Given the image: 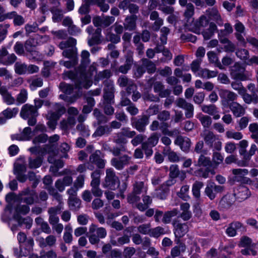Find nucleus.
Wrapping results in <instances>:
<instances>
[{
  "label": "nucleus",
  "instance_id": "nucleus-1",
  "mask_svg": "<svg viewBox=\"0 0 258 258\" xmlns=\"http://www.w3.org/2000/svg\"><path fill=\"white\" fill-rule=\"evenodd\" d=\"M90 53L87 50H83L81 54V64L74 71H64L62 74L63 79H70L75 83L79 88H89L92 82L86 74V68L90 64Z\"/></svg>",
  "mask_w": 258,
  "mask_h": 258
},
{
  "label": "nucleus",
  "instance_id": "nucleus-2",
  "mask_svg": "<svg viewBox=\"0 0 258 258\" xmlns=\"http://www.w3.org/2000/svg\"><path fill=\"white\" fill-rule=\"evenodd\" d=\"M77 41L73 38H69L67 41H61L58 46L61 49H64L62 55L69 59H78L77 48Z\"/></svg>",
  "mask_w": 258,
  "mask_h": 258
},
{
  "label": "nucleus",
  "instance_id": "nucleus-3",
  "mask_svg": "<svg viewBox=\"0 0 258 258\" xmlns=\"http://www.w3.org/2000/svg\"><path fill=\"white\" fill-rule=\"evenodd\" d=\"M230 74L232 79L239 81H246L251 80L252 74L245 70L241 64L236 63L231 68Z\"/></svg>",
  "mask_w": 258,
  "mask_h": 258
},
{
  "label": "nucleus",
  "instance_id": "nucleus-4",
  "mask_svg": "<svg viewBox=\"0 0 258 258\" xmlns=\"http://www.w3.org/2000/svg\"><path fill=\"white\" fill-rule=\"evenodd\" d=\"M20 114L22 118L28 119V124L29 125L34 126L37 122L36 118L39 113L33 105L25 104L22 106Z\"/></svg>",
  "mask_w": 258,
  "mask_h": 258
},
{
  "label": "nucleus",
  "instance_id": "nucleus-5",
  "mask_svg": "<svg viewBox=\"0 0 258 258\" xmlns=\"http://www.w3.org/2000/svg\"><path fill=\"white\" fill-rule=\"evenodd\" d=\"M194 14L195 7L191 3H188V5L185 7V9L183 13L184 20L186 21V25L191 26V24L194 23V25L196 27L199 28L201 26H204V25L203 24L204 21H205V24H207V21L204 16L201 17L199 21H196L195 22L194 19L193 18Z\"/></svg>",
  "mask_w": 258,
  "mask_h": 258
},
{
  "label": "nucleus",
  "instance_id": "nucleus-6",
  "mask_svg": "<svg viewBox=\"0 0 258 258\" xmlns=\"http://www.w3.org/2000/svg\"><path fill=\"white\" fill-rule=\"evenodd\" d=\"M18 199L28 205H32L38 202V197L35 189L27 187L20 191L18 196Z\"/></svg>",
  "mask_w": 258,
  "mask_h": 258
},
{
  "label": "nucleus",
  "instance_id": "nucleus-7",
  "mask_svg": "<svg viewBox=\"0 0 258 258\" xmlns=\"http://www.w3.org/2000/svg\"><path fill=\"white\" fill-rule=\"evenodd\" d=\"M112 141L113 143L119 145L118 146L113 147L110 150V152L114 156H118L121 154V152L126 151L127 148L125 145L127 141L126 138L124 137L120 132L114 134Z\"/></svg>",
  "mask_w": 258,
  "mask_h": 258
},
{
  "label": "nucleus",
  "instance_id": "nucleus-8",
  "mask_svg": "<svg viewBox=\"0 0 258 258\" xmlns=\"http://www.w3.org/2000/svg\"><path fill=\"white\" fill-rule=\"evenodd\" d=\"M89 233V240L92 244H98L100 239L105 238L107 235V232L104 228L97 227L94 224L90 226Z\"/></svg>",
  "mask_w": 258,
  "mask_h": 258
},
{
  "label": "nucleus",
  "instance_id": "nucleus-9",
  "mask_svg": "<svg viewBox=\"0 0 258 258\" xmlns=\"http://www.w3.org/2000/svg\"><path fill=\"white\" fill-rule=\"evenodd\" d=\"M203 138L205 144L210 148H213L217 151H220L222 149V142L219 140L216 141V136L213 132L205 131L201 135Z\"/></svg>",
  "mask_w": 258,
  "mask_h": 258
},
{
  "label": "nucleus",
  "instance_id": "nucleus-10",
  "mask_svg": "<svg viewBox=\"0 0 258 258\" xmlns=\"http://www.w3.org/2000/svg\"><path fill=\"white\" fill-rule=\"evenodd\" d=\"M86 31L90 35L87 39V43L89 46L98 45L102 43L103 38L101 28H97L94 29L92 26H89Z\"/></svg>",
  "mask_w": 258,
  "mask_h": 258
},
{
  "label": "nucleus",
  "instance_id": "nucleus-11",
  "mask_svg": "<svg viewBox=\"0 0 258 258\" xmlns=\"http://www.w3.org/2000/svg\"><path fill=\"white\" fill-rule=\"evenodd\" d=\"M132 126L140 133H144L146 131V126L149 123V116L146 114H142L137 117L131 118Z\"/></svg>",
  "mask_w": 258,
  "mask_h": 258
},
{
  "label": "nucleus",
  "instance_id": "nucleus-12",
  "mask_svg": "<svg viewBox=\"0 0 258 258\" xmlns=\"http://www.w3.org/2000/svg\"><path fill=\"white\" fill-rule=\"evenodd\" d=\"M174 227L173 231L175 235V242L176 243H179L180 238L184 236L188 231V227L186 223H179L177 220H174L172 222Z\"/></svg>",
  "mask_w": 258,
  "mask_h": 258
},
{
  "label": "nucleus",
  "instance_id": "nucleus-13",
  "mask_svg": "<svg viewBox=\"0 0 258 258\" xmlns=\"http://www.w3.org/2000/svg\"><path fill=\"white\" fill-rule=\"evenodd\" d=\"M176 106L185 110V116L186 118H191L194 116V106L182 98H178L175 101Z\"/></svg>",
  "mask_w": 258,
  "mask_h": 258
},
{
  "label": "nucleus",
  "instance_id": "nucleus-14",
  "mask_svg": "<svg viewBox=\"0 0 258 258\" xmlns=\"http://www.w3.org/2000/svg\"><path fill=\"white\" fill-rule=\"evenodd\" d=\"M224 190V186L216 185L213 182L207 185L204 194L210 200L213 201L216 198L218 193H222Z\"/></svg>",
  "mask_w": 258,
  "mask_h": 258
},
{
  "label": "nucleus",
  "instance_id": "nucleus-15",
  "mask_svg": "<svg viewBox=\"0 0 258 258\" xmlns=\"http://www.w3.org/2000/svg\"><path fill=\"white\" fill-rule=\"evenodd\" d=\"M115 157L111 159L110 163L112 166L119 170L123 169L125 166L129 164L132 158L126 154Z\"/></svg>",
  "mask_w": 258,
  "mask_h": 258
},
{
  "label": "nucleus",
  "instance_id": "nucleus-16",
  "mask_svg": "<svg viewBox=\"0 0 258 258\" xmlns=\"http://www.w3.org/2000/svg\"><path fill=\"white\" fill-rule=\"evenodd\" d=\"M104 154L100 150H96L89 157V162L95 165L98 169H104L106 160L104 159Z\"/></svg>",
  "mask_w": 258,
  "mask_h": 258
},
{
  "label": "nucleus",
  "instance_id": "nucleus-17",
  "mask_svg": "<svg viewBox=\"0 0 258 258\" xmlns=\"http://www.w3.org/2000/svg\"><path fill=\"white\" fill-rule=\"evenodd\" d=\"M26 169V166L24 163L17 162L14 164L13 173L19 182L24 183L27 180V175L25 174Z\"/></svg>",
  "mask_w": 258,
  "mask_h": 258
},
{
  "label": "nucleus",
  "instance_id": "nucleus-18",
  "mask_svg": "<svg viewBox=\"0 0 258 258\" xmlns=\"http://www.w3.org/2000/svg\"><path fill=\"white\" fill-rule=\"evenodd\" d=\"M106 173L104 186L109 189H115L116 183L119 182L115 172L112 168H109L106 170Z\"/></svg>",
  "mask_w": 258,
  "mask_h": 258
},
{
  "label": "nucleus",
  "instance_id": "nucleus-19",
  "mask_svg": "<svg viewBox=\"0 0 258 258\" xmlns=\"http://www.w3.org/2000/svg\"><path fill=\"white\" fill-rule=\"evenodd\" d=\"M102 253L105 258H122V254L120 250L117 248L112 249L110 243H106L102 247Z\"/></svg>",
  "mask_w": 258,
  "mask_h": 258
},
{
  "label": "nucleus",
  "instance_id": "nucleus-20",
  "mask_svg": "<svg viewBox=\"0 0 258 258\" xmlns=\"http://www.w3.org/2000/svg\"><path fill=\"white\" fill-rule=\"evenodd\" d=\"M17 57L14 53L9 54L6 47L0 48V63L9 66L14 63Z\"/></svg>",
  "mask_w": 258,
  "mask_h": 258
},
{
  "label": "nucleus",
  "instance_id": "nucleus-21",
  "mask_svg": "<svg viewBox=\"0 0 258 258\" xmlns=\"http://www.w3.org/2000/svg\"><path fill=\"white\" fill-rule=\"evenodd\" d=\"M53 111L48 112L47 117L50 120L56 122L66 111L65 108L59 103H55L52 106Z\"/></svg>",
  "mask_w": 258,
  "mask_h": 258
},
{
  "label": "nucleus",
  "instance_id": "nucleus-22",
  "mask_svg": "<svg viewBox=\"0 0 258 258\" xmlns=\"http://www.w3.org/2000/svg\"><path fill=\"white\" fill-rule=\"evenodd\" d=\"M219 95L222 99V104H230V102H234L237 98V95L233 92L227 89H221L219 90Z\"/></svg>",
  "mask_w": 258,
  "mask_h": 258
},
{
  "label": "nucleus",
  "instance_id": "nucleus-23",
  "mask_svg": "<svg viewBox=\"0 0 258 258\" xmlns=\"http://www.w3.org/2000/svg\"><path fill=\"white\" fill-rule=\"evenodd\" d=\"M244 230L245 227L242 223L238 221H234L229 224L225 230V233L229 237H234L237 235V231H244Z\"/></svg>",
  "mask_w": 258,
  "mask_h": 258
},
{
  "label": "nucleus",
  "instance_id": "nucleus-24",
  "mask_svg": "<svg viewBox=\"0 0 258 258\" xmlns=\"http://www.w3.org/2000/svg\"><path fill=\"white\" fill-rule=\"evenodd\" d=\"M174 144L180 147L181 150L188 153L190 150L191 142L188 138L181 136H177L174 140Z\"/></svg>",
  "mask_w": 258,
  "mask_h": 258
},
{
  "label": "nucleus",
  "instance_id": "nucleus-25",
  "mask_svg": "<svg viewBox=\"0 0 258 258\" xmlns=\"http://www.w3.org/2000/svg\"><path fill=\"white\" fill-rule=\"evenodd\" d=\"M236 197L233 194H227L220 200L219 206L223 210L229 209L235 203Z\"/></svg>",
  "mask_w": 258,
  "mask_h": 258
},
{
  "label": "nucleus",
  "instance_id": "nucleus-26",
  "mask_svg": "<svg viewBox=\"0 0 258 258\" xmlns=\"http://www.w3.org/2000/svg\"><path fill=\"white\" fill-rule=\"evenodd\" d=\"M53 145H46L41 149V154L40 155L39 147L35 146L30 148L28 150L31 152V156H42L45 154H51L53 152Z\"/></svg>",
  "mask_w": 258,
  "mask_h": 258
},
{
  "label": "nucleus",
  "instance_id": "nucleus-27",
  "mask_svg": "<svg viewBox=\"0 0 258 258\" xmlns=\"http://www.w3.org/2000/svg\"><path fill=\"white\" fill-rule=\"evenodd\" d=\"M173 184L172 180L167 181L166 183L161 184L158 188L156 189V197L160 200H165L166 199L169 192V189L168 186Z\"/></svg>",
  "mask_w": 258,
  "mask_h": 258
},
{
  "label": "nucleus",
  "instance_id": "nucleus-28",
  "mask_svg": "<svg viewBox=\"0 0 258 258\" xmlns=\"http://www.w3.org/2000/svg\"><path fill=\"white\" fill-rule=\"evenodd\" d=\"M154 92L158 94V97L166 98L169 96L171 94V90L169 89H165V86L161 81H157L153 87Z\"/></svg>",
  "mask_w": 258,
  "mask_h": 258
},
{
  "label": "nucleus",
  "instance_id": "nucleus-29",
  "mask_svg": "<svg viewBox=\"0 0 258 258\" xmlns=\"http://www.w3.org/2000/svg\"><path fill=\"white\" fill-rule=\"evenodd\" d=\"M201 110L203 112L213 116V119L217 120L220 118V116L219 114L218 108L214 104L202 105H201Z\"/></svg>",
  "mask_w": 258,
  "mask_h": 258
},
{
  "label": "nucleus",
  "instance_id": "nucleus-30",
  "mask_svg": "<svg viewBox=\"0 0 258 258\" xmlns=\"http://www.w3.org/2000/svg\"><path fill=\"white\" fill-rule=\"evenodd\" d=\"M57 5L55 7H52L50 8V11L52 14V21L54 22H60L63 17L64 11L58 8L60 4L59 2H57Z\"/></svg>",
  "mask_w": 258,
  "mask_h": 258
},
{
  "label": "nucleus",
  "instance_id": "nucleus-31",
  "mask_svg": "<svg viewBox=\"0 0 258 258\" xmlns=\"http://www.w3.org/2000/svg\"><path fill=\"white\" fill-rule=\"evenodd\" d=\"M138 17L135 15H132L127 16L123 23L124 28L125 30L128 31H134L136 29V21Z\"/></svg>",
  "mask_w": 258,
  "mask_h": 258
},
{
  "label": "nucleus",
  "instance_id": "nucleus-32",
  "mask_svg": "<svg viewBox=\"0 0 258 258\" xmlns=\"http://www.w3.org/2000/svg\"><path fill=\"white\" fill-rule=\"evenodd\" d=\"M234 28L236 30L235 33L236 39L241 43H244L245 39L243 37V35H245V27L240 22H237Z\"/></svg>",
  "mask_w": 258,
  "mask_h": 258
},
{
  "label": "nucleus",
  "instance_id": "nucleus-33",
  "mask_svg": "<svg viewBox=\"0 0 258 258\" xmlns=\"http://www.w3.org/2000/svg\"><path fill=\"white\" fill-rule=\"evenodd\" d=\"M229 108L236 117H240L245 113V109L236 102H231Z\"/></svg>",
  "mask_w": 258,
  "mask_h": 258
},
{
  "label": "nucleus",
  "instance_id": "nucleus-34",
  "mask_svg": "<svg viewBox=\"0 0 258 258\" xmlns=\"http://www.w3.org/2000/svg\"><path fill=\"white\" fill-rule=\"evenodd\" d=\"M0 94L2 96L4 101L7 105H12L15 103V99L8 92L6 86L0 88Z\"/></svg>",
  "mask_w": 258,
  "mask_h": 258
},
{
  "label": "nucleus",
  "instance_id": "nucleus-35",
  "mask_svg": "<svg viewBox=\"0 0 258 258\" xmlns=\"http://www.w3.org/2000/svg\"><path fill=\"white\" fill-rule=\"evenodd\" d=\"M234 195L236 199L242 201L248 199L251 196V192L247 187L242 186L238 188V192Z\"/></svg>",
  "mask_w": 258,
  "mask_h": 258
},
{
  "label": "nucleus",
  "instance_id": "nucleus-36",
  "mask_svg": "<svg viewBox=\"0 0 258 258\" xmlns=\"http://www.w3.org/2000/svg\"><path fill=\"white\" fill-rule=\"evenodd\" d=\"M42 156H31L28 158V167L30 169H36L39 168L43 162Z\"/></svg>",
  "mask_w": 258,
  "mask_h": 258
},
{
  "label": "nucleus",
  "instance_id": "nucleus-37",
  "mask_svg": "<svg viewBox=\"0 0 258 258\" xmlns=\"http://www.w3.org/2000/svg\"><path fill=\"white\" fill-rule=\"evenodd\" d=\"M111 133V127L108 125H98L93 135V137H101L103 135H108Z\"/></svg>",
  "mask_w": 258,
  "mask_h": 258
},
{
  "label": "nucleus",
  "instance_id": "nucleus-38",
  "mask_svg": "<svg viewBox=\"0 0 258 258\" xmlns=\"http://www.w3.org/2000/svg\"><path fill=\"white\" fill-rule=\"evenodd\" d=\"M75 87L76 89H77V91L75 92V93L71 96H67L64 94H61L59 95V97L64 100L65 101L70 103H73L77 101V99H78L81 96H82V91H81V90L82 88H79L76 87L75 86Z\"/></svg>",
  "mask_w": 258,
  "mask_h": 258
},
{
  "label": "nucleus",
  "instance_id": "nucleus-39",
  "mask_svg": "<svg viewBox=\"0 0 258 258\" xmlns=\"http://www.w3.org/2000/svg\"><path fill=\"white\" fill-rule=\"evenodd\" d=\"M142 200L143 203H138L136 205V207L140 211L143 212L148 209L152 203V199L149 196L145 195L142 196Z\"/></svg>",
  "mask_w": 258,
  "mask_h": 258
},
{
  "label": "nucleus",
  "instance_id": "nucleus-40",
  "mask_svg": "<svg viewBox=\"0 0 258 258\" xmlns=\"http://www.w3.org/2000/svg\"><path fill=\"white\" fill-rule=\"evenodd\" d=\"M244 102L246 104L253 103L256 104L258 103V96L256 94H249L246 92L245 89L243 92L240 94Z\"/></svg>",
  "mask_w": 258,
  "mask_h": 258
},
{
  "label": "nucleus",
  "instance_id": "nucleus-41",
  "mask_svg": "<svg viewBox=\"0 0 258 258\" xmlns=\"http://www.w3.org/2000/svg\"><path fill=\"white\" fill-rule=\"evenodd\" d=\"M133 63V58L131 56H127L125 58V63L118 67L117 71L118 72L123 74H126L131 69Z\"/></svg>",
  "mask_w": 258,
  "mask_h": 258
},
{
  "label": "nucleus",
  "instance_id": "nucleus-42",
  "mask_svg": "<svg viewBox=\"0 0 258 258\" xmlns=\"http://www.w3.org/2000/svg\"><path fill=\"white\" fill-rule=\"evenodd\" d=\"M204 186V183L200 181H196L192 186V194L196 200H199L201 197V189Z\"/></svg>",
  "mask_w": 258,
  "mask_h": 258
},
{
  "label": "nucleus",
  "instance_id": "nucleus-43",
  "mask_svg": "<svg viewBox=\"0 0 258 258\" xmlns=\"http://www.w3.org/2000/svg\"><path fill=\"white\" fill-rule=\"evenodd\" d=\"M178 245L174 246L171 250L170 254L172 258L179 256L181 252H184L186 249V246L184 243L180 241L179 243H177Z\"/></svg>",
  "mask_w": 258,
  "mask_h": 258
},
{
  "label": "nucleus",
  "instance_id": "nucleus-44",
  "mask_svg": "<svg viewBox=\"0 0 258 258\" xmlns=\"http://www.w3.org/2000/svg\"><path fill=\"white\" fill-rule=\"evenodd\" d=\"M206 154H201L198 159L195 166L197 167H209L212 165V161L210 158L205 156Z\"/></svg>",
  "mask_w": 258,
  "mask_h": 258
},
{
  "label": "nucleus",
  "instance_id": "nucleus-45",
  "mask_svg": "<svg viewBox=\"0 0 258 258\" xmlns=\"http://www.w3.org/2000/svg\"><path fill=\"white\" fill-rule=\"evenodd\" d=\"M25 56L30 60H38L42 58V55L37 48L26 51Z\"/></svg>",
  "mask_w": 258,
  "mask_h": 258
},
{
  "label": "nucleus",
  "instance_id": "nucleus-46",
  "mask_svg": "<svg viewBox=\"0 0 258 258\" xmlns=\"http://www.w3.org/2000/svg\"><path fill=\"white\" fill-rule=\"evenodd\" d=\"M178 213V210L176 208L166 211L164 213L161 221L164 224H169L171 222L172 218L177 216Z\"/></svg>",
  "mask_w": 258,
  "mask_h": 258
},
{
  "label": "nucleus",
  "instance_id": "nucleus-47",
  "mask_svg": "<svg viewBox=\"0 0 258 258\" xmlns=\"http://www.w3.org/2000/svg\"><path fill=\"white\" fill-rule=\"evenodd\" d=\"M93 114L97 120V124L98 125L105 124L109 121L108 117L101 113L97 108H95L94 110Z\"/></svg>",
  "mask_w": 258,
  "mask_h": 258
},
{
  "label": "nucleus",
  "instance_id": "nucleus-48",
  "mask_svg": "<svg viewBox=\"0 0 258 258\" xmlns=\"http://www.w3.org/2000/svg\"><path fill=\"white\" fill-rule=\"evenodd\" d=\"M209 61L215 65V67L219 68L221 70H223L224 67L218 59V57L214 51H211L207 53Z\"/></svg>",
  "mask_w": 258,
  "mask_h": 258
},
{
  "label": "nucleus",
  "instance_id": "nucleus-49",
  "mask_svg": "<svg viewBox=\"0 0 258 258\" xmlns=\"http://www.w3.org/2000/svg\"><path fill=\"white\" fill-rule=\"evenodd\" d=\"M200 168L194 172V175L199 177L207 178L209 177L210 173H212V170L209 167H199Z\"/></svg>",
  "mask_w": 258,
  "mask_h": 258
},
{
  "label": "nucleus",
  "instance_id": "nucleus-50",
  "mask_svg": "<svg viewBox=\"0 0 258 258\" xmlns=\"http://www.w3.org/2000/svg\"><path fill=\"white\" fill-rule=\"evenodd\" d=\"M142 61L148 73L152 74L156 72V66L151 60L144 58L142 59Z\"/></svg>",
  "mask_w": 258,
  "mask_h": 258
},
{
  "label": "nucleus",
  "instance_id": "nucleus-51",
  "mask_svg": "<svg viewBox=\"0 0 258 258\" xmlns=\"http://www.w3.org/2000/svg\"><path fill=\"white\" fill-rule=\"evenodd\" d=\"M90 4L97 6L103 12H106L109 9V6L106 3V0H90Z\"/></svg>",
  "mask_w": 258,
  "mask_h": 258
},
{
  "label": "nucleus",
  "instance_id": "nucleus-52",
  "mask_svg": "<svg viewBox=\"0 0 258 258\" xmlns=\"http://www.w3.org/2000/svg\"><path fill=\"white\" fill-rule=\"evenodd\" d=\"M59 89L64 94L71 95L74 93V89L76 87L71 84H68L65 82H61L59 85Z\"/></svg>",
  "mask_w": 258,
  "mask_h": 258
},
{
  "label": "nucleus",
  "instance_id": "nucleus-53",
  "mask_svg": "<svg viewBox=\"0 0 258 258\" xmlns=\"http://www.w3.org/2000/svg\"><path fill=\"white\" fill-rule=\"evenodd\" d=\"M70 208L72 211H78L81 207V201L77 197L68 199Z\"/></svg>",
  "mask_w": 258,
  "mask_h": 258
},
{
  "label": "nucleus",
  "instance_id": "nucleus-54",
  "mask_svg": "<svg viewBox=\"0 0 258 258\" xmlns=\"http://www.w3.org/2000/svg\"><path fill=\"white\" fill-rule=\"evenodd\" d=\"M198 118L204 128H209L212 124V118L209 115L201 114H199Z\"/></svg>",
  "mask_w": 258,
  "mask_h": 258
},
{
  "label": "nucleus",
  "instance_id": "nucleus-55",
  "mask_svg": "<svg viewBox=\"0 0 258 258\" xmlns=\"http://www.w3.org/2000/svg\"><path fill=\"white\" fill-rule=\"evenodd\" d=\"M189 189V185H183L181 187L180 191L177 192V196L183 201H188L190 199V197L188 195Z\"/></svg>",
  "mask_w": 258,
  "mask_h": 258
},
{
  "label": "nucleus",
  "instance_id": "nucleus-56",
  "mask_svg": "<svg viewBox=\"0 0 258 258\" xmlns=\"http://www.w3.org/2000/svg\"><path fill=\"white\" fill-rule=\"evenodd\" d=\"M159 139V135L157 133H152L148 138L147 141L143 143L147 144V145L154 147L158 144Z\"/></svg>",
  "mask_w": 258,
  "mask_h": 258
},
{
  "label": "nucleus",
  "instance_id": "nucleus-57",
  "mask_svg": "<svg viewBox=\"0 0 258 258\" xmlns=\"http://www.w3.org/2000/svg\"><path fill=\"white\" fill-rule=\"evenodd\" d=\"M249 130L251 133V138L258 144V124L252 123L249 125Z\"/></svg>",
  "mask_w": 258,
  "mask_h": 258
},
{
  "label": "nucleus",
  "instance_id": "nucleus-58",
  "mask_svg": "<svg viewBox=\"0 0 258 258\" xmlns=\"http://www.w3.org/2000/svg\"><path fill=\"white\" fill-rule=\"evenodd\" d=\"M19 112V108L18 107H14L13 108H8L2 112V115L6 116V118L10 119L15 117Z\"/></svg>",
  "mask_w": 258,
  "mask_h": 258
},
{
  "label": "nucleus",
  "instance_id": "nucleus-59",
  "mask_svg": "<svg viewBox=\"0 0 258 258\" xmlns=\"http://www.w3.org/2000/svg\"><path fill=\"white\" fill-rule=\"evenodd\" d=\"M114 91H107L104 90L103 103L114 104Z\"/></svg>",
  "mask_w": 258,
  "mask_h": 258
},
{
  "label": "nucleus",
  "instance_id": "nucleus-60",
  "mask_svg": "<svg viewBox=\"0 0 258 258\" xmlns=\"http://www.w3.org/2000/svg\"><path fill=\"white\" fill-rule=\"evenodd\" d=\"M218 71H210L207 69H202L200 71L201 77L207 79L214 78L218 75Z\"/></svg>",
  "mask_w": 258,
  "mask_h": 258
},
{
  "label": "nucleus",
  "instance_id": "nucleus-61",
  "mask_svg": "<svg viewBox=\"0 0 258 258\" xmlns=\"http://www.w3.org/2000/svg\"><path fill=\"white\" fill-rule=\"evenodd\" d=\"M142 98L145 101L159 102L160 98L157 95H154L149 91H146L143 93Z\"/></svg>",
  "mask_w": 258,
  "mask_h": 258
},
{
  "label": "nucleus",
  "instance_id": "nucleus-62",
  "mask_svg": "<svg viewBox=\"0 0 258 258\" xmlns=\"http://www.w3.org/2000/svg\"><path fill=\"white\" fill-rule=\"evenodd\" d=\"M134 80L129 79L127 76L121 75L117 79V83L121 88L126 87Z\"/></svg>",
  "mask_w": 258,
  "mask_h": 258
},
{
  "label": "nucleus",
  "instance_id": "nucleus-63",
  "mask_svg": "<svg viewBox=\"0 0 258 258\" xmlns=\"http://www.w3.org/2000/svg\"><path fill=\"white\" fill-rule=\"evenodd\" d=\"M43 85V79L40 77L32 79L29 81L30 88L32 90L36 89L37 87H40Z\"/></svg>",
  "mask_w": 258,
  "mask_h": 258
},
{
  "label": "nucleus",
  "instance_id": "nucleus-64",
  "mask_svg": "<svg viewBox=\"0 0 258 258\" xmlns=\"http://www.w3.org/2000/svg\"><path fill=\"white\" fill-rule=\"evenodd\" d=\"M38 44L37 40L34 38H30L27 40L24 43V47L25 51L34 49L36 48Z\"/></svg>",
  "mask_w": 258,
  "mask_h": 258
}]
</instances>
